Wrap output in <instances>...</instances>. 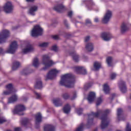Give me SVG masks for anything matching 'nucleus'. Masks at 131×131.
<instances>
[{"instance_id": "nucleus-12", "label": "nucleus", "mask_w": 131, "mask_h": 131, "mask_svg": "<svg viewBox=\"0 0 131 131\" xmlns=\"http://www.w3.org/2000/svg\"><path fill=\"white\" fill-rule=\"evenodd\" d=\"M35 127L36 128H39V124L41 122V114L40 113H37L35 115Z\"/></svg>"}, {"instance_id": "nucleus-44", "label": "nucleus", "mask_w": 131, "mask_h": 131, "mask_svg": "<svg viewBox=\"0 0 131 131\" xmlns=\"http://www.w3.org/2000/svg\"><path fill=\"white\" fill-rule=\"evenodd\" d=\"M52 51H54V52H58V47L57 46H53L51 48Z\"/></svg>"}, {"instance_id": "nucleus-5", "label": "nucleus", "mask_w": 131, "mask_h": 131, "mask_svg": "<svg viewBox=\"0 0 131 131\" xmlns=\"http://www.w3.org/2000/svg\"><path fill=\"white\" fill-rule=\"evenodd\" d=\"M41 34H42V29L39 26H35L32 31V36L36 37Z\"/></svg>"}, {"instance_id": "nucleus-49", "label": "nucleus", "mask_w": 131, "mask_h": 131, "mask_svg": "<svg viewBox=\"0 0 131 131\" xmlns=\"http://www.w3.org/2000/svg\"><path fill=\"white\" fill-rule=\"evenodd\" d=\"M35 95L36 96L37 99H40V94L37 93L36 92H34Z\"/></svg>"}, {"instance_id": "nucleus-43", "label": "nucleus", "mask_w": 131, "mask_h": 131, "mask_svg": "<svg viewBox=\"0 0 131 131\" xmlns=\"http://www.w3.org/2000/svg\"><path fill=\"white\" fill-rule=\"evenodd\" d=\"M126 131H131V126L128 123H127L126 126Z\"/></svg>"}, {"instance_id": "nucleus-37", "label": "nucleus", "mask_w": 131, "mask_h": 131, "mask_svg": "<svg viewBox=\"0 0 131 131\" xmlns=\"http://www.w3.org/2000/svg\"><path fill=\"white\" fill-rule=\"evenodd\" d=\"M106 63H107L108 66H111V63H112V57H108L106 58Z\"/></svg>"}, {"instance_id": "nucleus-39", "label": "nucleus", "mask_w": 131, "mask_h": 131, "mask_svg": "<svg viewBox=\"0 0 131 131\" xmlns=\"http://www.w3.org/2000/svg\"><path fill=\"white\" fill-rule=\"evenodd\" d=\"M102 102H103L102 97L98 98L96 101V106H99V105H100Z\"/></svg>"}, {"instance_id": "nucleus-32", "label": "nucleus", "mask_w": 131, "mask_h": 131, "mask_svg": "<svg viewBox=\"0 0 131 131\" xmlns=\"http://www.w3.org/2000/svg\"><path fill=\"white\" fill-rule=\"evenodd\" d=\"M94 67L95 70H99L101 68V63L96 61L94 62Z\"/></svg>"}, {"instance_id": "nucleus-21", "label": "nucleus", "mask_w": 131, "mask_h": 131, "mask_svg": "<svg viewBox=\"0 0 131 131\" xmlns=\"http://www.w3.org/2000/svg\"><path fill=\"white\" fill-rule=\"evenodd\" d=\"M53 104L56 107H60V106H62L63 103L60 98H57L53 100Z\"/></svg>"}, {"instance_id": "nucleus-10", "label": "nucleus", "mask_w": 131, "mask_h": 131, "mask_svg": "<svg viewBox=\"0 0 131 131\" xmlns=\"http://www.w3.org/2000/svg\"><path fill=\"white\" fill-rule=\"evenodd\" d=\"M4 12L7 14L9 13H12L13 11V5L12 3L8 2L6 3L4 7Z\"/></svg>"}, {"instance_id": "nucleus-26", "label": "nucleus", "mask_w": 131, "mask_h": 131, "mask_svg": "<svg viewBox=\"0 0 131 131\" xmlns=\"http://www.w3.org/2000/svg\"><path fill=\"white\" fill-rule=\"evenodd\" d=\"M71 109V107H70V105H69V104H67L63 108L64 113L68 114L69 112H70Z\"/></svg>"}, {"instance_id": "nucleus-59", "label": "nucleus", "mask_w": 131, "mask_h": 131, "mask_svg": "<svg viewBox=\"0 0 131 131\" xmlns=\"http://www.w3.org/2000/svg\"><path fill=\"white\" fill-rule=\"evenodd\" d=\"M94 131H98V128H96Z\"/></svg>"}, {"instance_id": "nucleus-7", "label": "nucleus", "mask_w": 131, "mask_h": 131, "mask_svg": "<svg viewBox=\"0 0 131 131\" xmlns=\"http://www.w3.org/2000/svg\"><path fill=\"white\" fill-rule=\"evenodd\" d=\"M18 49V43L16 41H14L12 42L11 44L10 45L9 49L7 51V53H9L10 54H14L16 52V50Z\"/></svg>"}, {"instance_id": "nucleus-47", "label": "nucleus", "mask_w": 131, "mask_h": 131, "mask_svg": "<svg viewBox=\"0 0 131 131\" xmlns=\"http://www.w3.org/2000/svg\"><path fill=\"white\" fill-rule=\"evenodd\" d=\"M72 15H73V12H72V11H69L68 13V17H69L70 18H72Z\"/></svg>"}, {"instance_id": "nucleus-31", "label": "nucleus", "mask_w": 131, "mask_h": 131, "mask_svg": "<svg viewBox=\"0 0 131 131\" xmlns=\"http://www.w3.org/2000/svg\"><path fill=\"white\" fill-rule=\"evenodd\" d=\"M20 67V62L18 61H14L13 63L12 70H17Z\"/></svg>"}, {"instance_id": "nucleus-50", "label": "nucleus", "mask_w": 131, "mask_h": 131, "mask_svg": "<svg viewBox=\"0 0 131 131\" xmlns=\"http://www.w3.org/2000/svg\"><path fill=\"white\" fill-rule=\"evenodd\" d=\"M63 23L64 25L66 26V27L67 28L69 27V26L68 25V23H67V20L66 19H64L63 20Z\"/></svg>"}, {"instance_id": "nucleus-34", "label": "nucleus", "mask_w": 131, "mask_h": 131, "mask_svg": "<svg viewBox=\"0 0 131 131\" xmlns=\"http://www.w3.org/2000/svg\"><path fill=\"white\" fill-rule=\"evenodd\" d=\"M21 75H28L29 74V70L25 69L20 72Z\"/></svg>"}, {"instance_id": "nucleus-9", "label": "nucleus", "mask_w": 131, "mask_h": 131, "mask_svg": "<svg viewBox=\"0 0 131 131\" xmlns=\"http://www.w3.org/2000/svg\"><path fill=\"white\" fill-rule=\"evenodd\" d=\"M111 17H112V12L110 10H107L102 19V23H103V24H107V23L110 21Z\"/></svg>"}, {"instance_id": "nucleus-29", "label": "nucleus", "mask_w": 131, "mask_h": 131, "mask_svg": "<svg viewBox=\"0 0 131 131\" xmlns=\"http://www.w3.org/2000/svg\"><path fill=\"white\" fill-rule=\"evenodd\" d=\"M35 89H38V90H40V89H42V82L40 80L37 81L35 84Z\"/></svg>"}, {"instance_id": "nucleus-56", "label": "nucleus", "mask_w": 131, "mask_h": 131, "mask_svg": "<svg viewBox=\"0 0 131 131\" xmlns=\"http://www.w3.org/2000/svg\"><path fill=\"white\" fill-rule=\"evenodd\" d=\"M94 22H96V23L99 22V19L98 18H95L94 19Z\"/></svg>"}, {"instance_id": "nucleus-35", "label": "nucleus", "mask_w": 131, "mask_h": 131, "mask_svg": "<svg viewBox=\"0 0 131 131\" xmlns=\"http://www.w3.org/2000/svg\"><path fill=\"white\" fill-rule=\"evenodd\" d=\"M61 97L64 99V100H68V99H70V95L68 94V93H63Z\"/></svg>"}, {"instance_id": "nucleus-20", "label": "nucleus", "mask_w": 131, "mask_h": 131, "mask_svg": "<svg viewBox=\"0 0 131 131\" xmlns=\"http://www.w3.org/2000/svg\"><path fill=\"white\" fill-rule=\"evenodd\" d=\"M33 51V48L31 45H28L27 46V48L23 50V53L24 54H27L28 53H30Z\"/></svg>"}, {"instance_id": "nucleus-54", "label": "nucleus", "mask_w": 131, "mask_h": 131, "mask_svg": "<svg viewBox=\"0 0 131 131\" xmlns=\"http://www.w3.org/2000/svg\"><path fill=\"white\" fill-rule=\"evenodd\" d=\"M0 54H4V50L0 48Z\"/></svg>"}, {"instance_id": "nucleus-1", "label": "nucleus", "mask_w": 131, "mask_h": 131, "mask_svg": "<svg viewBox=\"0 0 131 131\" xmlns=\"http://www.w3.org/2000/svg\"><path fill=\"white\" fill-rule=\"evenodd\" d=\"M110 113V110H106L105 111L99 110L96 113L91 112L90 114H88V123L86 124V127L87 128H90L91 125H93V123L94 122V118L96 117L98 118L99 117V115H101L102 114L100 119L101 120V124L100 126L101 127V129H104L109 125V123H110V120L108 118V114Z\"/></svg>"}, {"instance_id": "nucleus-46", "label": "nucleus", "mask_w": 131, "mask_h": 131, "mask_svg": "<svg viewBox=\"0 0 131 131\" xmlns=\"http://www.w3.org/2000/svg\"><path fill=\"white\" fill-rule=\"evenodd\" d=\"M7 120L4 118L0 117V124L4 123V122H6Z\"/></svg>"}, {"instance_id": "nucleus-30", "label": "nucleus", "mask_w": 131, "mask_h": 131, "mask_svg": "<svg viewBox=\"0 0 131 131\" xmlns=\"http://www.w3.org/2000/svg\"><path fill=\"white\" fill-rule=\"evenodd\" d=\"M18 100V98L17 97V95H14L10 97L8 99V103H14V102H16Z\"/></svg>"}, {"instance_id": "nucleus-40", "label": "nucleus", "mask_w": 131, "mask_h": 131, "mask_svg": "<svg viewBox=\"0 0 131 131\" xmlns=\"http://www.w3.org/2000/svg\"><path fill=\"white\" fill-rule=\"evenodd\" d=\"M49 46V42H43L39 45L41 48H47Z\"/></svg>"}, {"instance_id": "nucleus-27", "label": "nucleus", "mask_w": 131, "mask_h": 131, "mask_svg": "<svg viewBox=\"0 0 131 131\" xmlns=\"http://www.w3.org/2000/svg\"><path fill=\"white\" fill-rule=\"evenodd\" d=\"M127 30H128V28L126 26L125 23H123L121 26V32L122 33H124V32H125V31H127Z\"/></svg>"}, {"instance_id": "nucleus-28", "label": "nucleus", "mask_w": 131, "mask_h": 131, "mask_svg": "<svg viewBox=\"0 0 131 131\" xmlns=\"http://www.w3.org/2000/svg\"><path fill=\"white\" fill-rule=\"evenodd\" d=\"M21 123L22 125H24V126H26L27 124H29L30 123V120L27 118H25L21 121Z\"/></svg>"}, {"instance_id": "nucleus-19", "label": "nucleus", "mask_w": 131, "mask_h": 131, "mask_svg": "<svg viewBox=\"0 0 131 131\" xmlns=\"http://www.w3.org/2000/svg\"><path fill=\"white\" fill-rule=\"evenodd\" d=\"M45 131H55L56 130V128L52 125L47 124L44 127Z\"/></svg>"}, {"instance_id": "nucleus-6", "label": "nucleus", "mask_w": 131, "mask_h": 131, "mask_svg": "<svg viewBox=\"0 0 131 131\" xmlns=\"http://www.w3.org/2000/svg\"><path fill=\"white\" fill-rule=\"evenodd\" d=\"M23 111H25V106L23 105L18 104L15 106L13 113L18 115H24Z\"/></svg>"}, {"instance_id": "nucleus-15", "label": "nucleus", "mask_w": 131, "mask_h": 131, "mask_svg": "<svg viewBox=\"0 0 131 131\" xmlns=\"http://www.w3.org/2000/svg\"><path fill=\"white\" fill-rule=\"evenodd\" d=\"M53 9L57 13H63V11L66 10V8L62 4H58L56 6H55Z\"/></svg>"}, {"instance_id": "nucleus-58", "label": "nucleus", "mask_w": 131, "mask_h": 131, "mask_svg": "<svg viewBox=\"0 0 131 131\" xmlns=\"http://www.w3.org/2000/svg\"><path fill=\"white\" fill-rule=\"evenodd\" d=\"M27 1V2H34V0H26Z\"/></svg>"}, {"instance_id": "nucleus-41", "label": "nucleus", "mask_w": 131, "mask_h": 131, "mask_svg": "<svg viewBox=\"0 0 131 131\" xmlns=\"http://www.w3.org/2000/svg\"><path fill=\"white\" fill-rule=\"evenodd\" d=\"M82 111H83V109L81 108L77 109V113L78 115H81L82 114Z\"/></svg>"}, {"instance_id": "nucleus-11", "label": "nucleus", "mask_w": 131, "mask_h": 131, "mask_svg": "<svg viewBox=\"0 0 131 131\" xmlns=\"http://www.w3.org/2000/svg\"><path fill=\"white\" fill-rule=\"evenodd\" d=\"M6 89L8 91H4L3 93V95H11L14 92V88H13V84L12 83L8 84L6 86Z\"/></svg>"}, {"instance_id": "nucleus-14", "label": "nucleus", "mask_w": 131, "mask_h": 131, "mask_svg": "<svg viewBox=\"0 0 131 131\" xmlns=\"http://www.w3.org/2000/svg\"><path fill=\"white\" fill-rule=\"evenodd\" d=\"M75 70L77 74H82L85 75V74L88 73L86 70H85V69L82 67H75Z\"/></svg>"}, {"instance_id": "nucleus-36", "label": "nucleus", "mask_w": 131, "mask_h": 131, "mask_svg": "<svg viewBox=\"0 0 131 131\" xmlns=\"http://www.w3.org/2000/svg\"><path fill=\"white\" fill-rule=\"evenodd\" d=\"M83 127H84V125L83 123H81L79 127H78L75 131H83Z\"/></svg>"}, {"instance_id": "nucleus-48", "label": "nucleus", "mask_w": 131, "mask_h": 131, "mask_svg": "<svg viewBox=\"0 0 131 131\" xmlns=\"http://www.w3.org/2000/svg\"><path fill=\"white\" fill-rule=\"evenodd\" d=\"M116 77V74L112 73L111 74V79H114Z\"/></svg>"}, {"instance_id": "nucleus-52", "label": "nucleus", "mask_w": 131, "mask_h": 131, "mask_svg": "<svg viewBox=\"0 0 131 131\" xmlns=\"http://www.w3.org/2000/svg\"><path fill=\"white\" fill-rule=\"evenodd\" d=\"M90 37L88 36L85 38V42H88L90 40Z\"/></svg>"}, {"instance_id": "nucleus-33", "label": "nucleus", "mask_w": 131, "mask_h": 131, "mask_svg": "<svg viewBox=\"0 0 131 131\" xmlns=\"http://www.w3.org/2000/svg\"><path fill=\"white\" fill-rule=\"evenodd\" d=\"M33 66H34L35 68L38 67V58H37V57L34 58V60L33 61Z\"/></svg>"}, {"instance_id": "nucleus-25", "label": "nucleus", "mask_w": 131, "mask_h": 131, "mask_svg": "<svg viewBox=\"0 0 131 131\" xmlns=\"http://www.w3.org/2000/svg\"><path fill=\"white\" fill-rule=\"evenodd\" d=\"M85 49L88 52L94 51V45L92 43H88L86 45Z\"/></svg>"}, {"instance_id": "nucleus-45", "label": "nucleus", "mask_w": 131, "mask_h": 131, "mask_svg": "<svg viewBox=\"0 0 131 131\" xmlns=\"http://www.w3.org/2000/svg\"><path fill=\"white\" fill-rule=\"evenodd\" d=\"M89 24L90 26H92V21H91V20L90 19H86L85 21V25H89Z\"/></svg>"}, {"instance_id": "nucleus-23", "label": "nucleus", "mask_w": 131, "mask_h": 131, "mask_svg": "<svg viewBox=\"0 0 131 131\" xmlns=\"http://www.w3.org/2000/svg\"><path fill=\"white\" fill-rule=\"evenodd\" d=\"M37 11V7L34 6L33 7H31L29 10V13L31 15H32L33 16H34L35 15V13H34L35 12H36Z\"/></svg>"}, {"instance_id": "nucleus-16", "label": "nucleus", "mask_w": 131, "mask_h": 131, "mask_svg": "<svg viewBox=\"0 0 131 131\" xmlns=\"http://www.w3.org/2000/svg\"><path fill=\"white\" fill-rule=\"evenodd\" d=\"M101 37L103 39V40H105V41H108L110 40V39H111V37H112V36L110 33L104 32L101 34Z\"/></svg>"}, {"instance_id": "nucleus-53", "label": "nucleus", "mask_w": 131, "mask_h": 131, "mask_svg": "<svg viewBox=\"0 0 131 131\" xmlns=\"http://www.w3.org/2000/svg\"><path fill=\"white\" fill-rule=\"evenodd\" d=\"M116 95L115 94H112V98H111V100L113 101V100L115 98Z\"/></svg>"}, {"instance_id": "nucleus-24", "label": "nucleus", "mask_w": 131, "mask_h": 131, "mask_svg": "<svg viewBox=\"0 0 131 131\" xmlns=\"http://www.w3.org/2000/svg\"><path fill=\"white\" fill-rule=\"evenodd\" d=\"M103 92L106 95H109L110 94V87L107 84H104L103 85Z\"/></svg>"}, {"instance_id": "nucleus-17", "label": "nucleus", "mask_w": 131, "mask_h": 131, "mask_svg": "<svg viewBox=\"0 0 131 131\" xmlns=\"http://www.w3.org/2000/svg\"><path fill=\"white\" fill-rule=\"evenodd\" d=\"M87 99L89 103L94 102V101H95V99H96V93L93 92H90Z\"/></svg>"}, {"instance_id": "nucleus-57", "label": "nucleus", "mask_w": 131, "mask_h": 131, "mask_svg": "<svg viewBox=\"0 0 131 131\" xmlns=\"http://www.w3.org/2000/svg\"><path fill=\"white\" fill-rule=\"evenodd\" d=\"M18 29V26L12 27V30H15V29Z\"/></svg>"}, {"instance_id": "nucleus-22", "label": "nucleus", "mask_w": 131, "mask_h": 131, "mask_svg": "<svg viewBox=\"0 0 131 131\" xmlns=\"http://www.w3.org/2000/svg\"><path fill=\"white\" fill-rule=\"evenodd\" d=\"M123 112V111L122 108H118L117 110V116H118V119L119 121H120V120H125V119L123 117H120V116L122 114V113Z\"/></svg>"}, {"instance_id": "nucleus-51", "label": "nucleus", "mask_w": 131, "mask_h": 131, "mask_svg": "<svg viewBox=\"0 0 131 131\" xmlns=\"http://www.w3.org/2000/svg\"><path fill=\"white\" fill-rule=\"evenodd\" d=\"M53 38L57 40V39H59V36L58 35H55L52 36Z\"/></svg>"}, {"instance_id": "nucleus-38", "label": "nucleus", "mask_w": 131, "mask_h": 131, "mask_svg": "<svg viewBox=\"0 0 131 131\" xmlns=\"http://www.w3.org/2000/svg\"><path fill=\"white\" fill-rule=\"evenodd\" d=\"M92 84L91 83H87L85 84L84 89L85 91H88V89H90L92 86Z\"/></svg>"}, {"instance_id": "nucleus-55", "label": "nucleus", "mask_w": 131, "mask_h": 131, "mask_svg": "<svg viewBox=\"0 0 131 131\" xmlns=\"http://www.w3.org/2000/svg\"><path fill=\"white\" fill-rule=\"evenodd\" d=\"M85 2H86V3H90V4H92V3H93V0H86Z\"/></svg>"}, {"instance_id": "nucleus-2", "label": "nucleus", "mask_w": 131, "mask_h": 131, "mask_svg": "<svg viewBox=\"0 0 131 131\" xmlns=\"http://www.w3.org/2000/svg\"><path fill=\"white\" fill-rule=\"evenodd\" d=\"M75 77L71 74H66L61 76L59 84L66 88H71L74 86Z\"/></svg>"}, {"instance_id": "nucleus-13", "label": "nucleus", "mask_w": 131, "mask_h": 131, "mask_svg": "<svg viewBox=\"0 0 131 131\" xmlns=\"http://www.w3.org/2000/svg\"><path fill=\"white\" fill-rule=\"evenodd\" d=\"M119 88L120 90V91L123 94H125V92L127 91L125 82L122 80L120 81V82H119Z\"/></svg>"}, {"instance_id": "nucleus-4", "label": "nucleus", "mask_w": 131, "mask_h": 131, "mask_svg": "<svg viewBox=\"0 0 131 131\" xmlns=\"http://www.w3.org/2000/svg\"><path fill=\"white\" fill-rule=\"evenodd\" d=\"M10 36V31L4 30L0 33V43H4L7 41V38Z\"/></svg>"}, {"instance_id": "nucleus-3", "label": "nucleus", "mask_w": 131, "mask_h": 131, "mask_svg": "<svg viewBox=\"0 0 131 131\" xmlns=\"http://www.w3.org/2000/svg\"><path fill=\"white\" fill-rule=\"evenodd\" d=\"M42 64L45 65V67L42 68L41 70H47L49 69L51 66H53L54 62L50 60V56L48 55H44L42 56Z\"/></svg>"}, {"instance_id": "nucleus-18", "label": "nucleus", "mask_w": 131, "mask_h": 131, "mask_svg": "<svg viewBox=\"0 0 131 131\" xmlns=\"http://www.w3.org/2000/svg\"><path fill=\"white\" fill-rule=\"evenodd\" d=\"M70 56H72L73 59L75 62H78L79 59V56L76 54V52L74 51L70 53Z\"/></svg>"}, {"instance_id": "nucleus-8", "label": "nucleus", "mask_w": 131, "mask_h": 131, "mask_svg": "<svg viewBox=\"0 0 131 131\" xmlns=\"http://www.w3.org/2000/svg\"><path fill=\"white\" fill-rule=\"evenodd\" d=\"M58 73H59V71L56 69H52L50 70L47 75L46 80H48V79H54V78L57 76Z\"/></svg>"}, {"instance_id": "nucleus-60", "label": "nucleus", "mask_w": 131, "mask_h": 131, "mask_svg": "<svg viewBox=\"0 0 131 131\" xmlns=\"http://www.w3.org/2000/svg\"><path fill=\"white\" fill-rule=\"evenodd\" d=\"M26 100H27V98H26V99L25 98H24V101H26Z\"/></svg>"}, {"instance_id": "nucleus-61", "label": "nucleus", "mask_w": 131, "mask_h": 131, "mask_svg": "<svg viewBox=\"0 0 131 131\" xmlns=\"http://www.w3.org/2000/svg\"><path fill=\"white\" fill-rule=\"evenodd\" d=\"M128 109H129V110H130V108H131L130 106H128Z\"/></svg>"}, {"instance_id": "nucleus-42", "label": "nucleus", "mask_w": 131, "mask_h": 131, "mask_svg": "<svg viewBox=\"0 0 131 131\" xmlns=\"http://www.w3.org/2000/svg\"><path fill=\"white\" fill-rule=\"evenodd\" d=\"M76 97H77L76 95V92L74 91L73 92V96L72 97H71L70 99V100H71V101H73V100H75V99H76Z\"/></svg>"}]
</instances>
